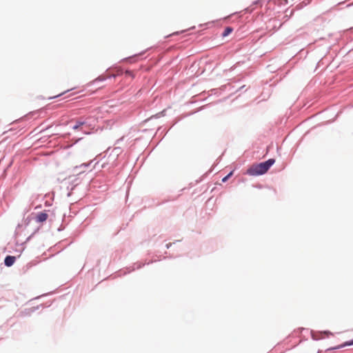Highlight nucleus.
I'll return each mask as SVG.
<instances>
[{"instance_id": "nucleus-1", "label": "nucleus", "mask_w": 353, "mask_h": 353, "mask_svg": "<svg viewBox=\"0 0 353 353\" xmlns=\"http://www.w3.org/2000/svg\"><path fill=\"white\" fill-rule=\"evenodd\" d=\"M275 160L270 159L265 162L253 165L247 171L248 174L252 176L261 175L265 174L269 168L274 163Z\"/></svg>"}, {"instance_id": "nucleus-2", "label": "nucleus", "mask_w": 353, "mask_h": 353, "mask_svg": "<svg viewBox=\"0 0 353 353\" xmlns=\"http://www.w3.org/2000/svg\"><path fill=\"white\" fill-rule=\"evenodd\" d=\"M70 122L74 123V124L72 127V130H82L83 126L86 123L85 121H82L81 119H78L76 121L72 120Z\"/></svg>"}, {"instance_id": "nucleus-3", "label": "nucleus", "mask_w": 353, "mask_h": 353, "mask_svg": "<svg viewBox=\"0 0 353 353\" xmlns=\"http://www.w3.org/2000/svg\"><path fill=\"white\" fill-rule=\"evenodd\" d=\"M15 261V257L12 256H7L5 259V265L8 267H10L14 264Z\"/></svg>"}, {"instance_id": "nucleus-4", "label": "nucleus", "mask_w": 353, "mask_h": 353, "mask_svg": "<svg viewBox=\"0 0 353 353\" xmlns=\"http://www.w3.org/2000/svg\"><path fill=\"white\" fill-rule=\"evenodd\" d=\"M48 217V215L46 213L41 212L37 214L36 220L37 222L41 223V222L46 221Z\"/></svg>"}, {"instance_id": "nucleus-5", "label": "nucleus", "mask_w": 353, "mask_h": 353, "mask_svg": "<svg viewBox=\"0 0 353 353\" xmlns=\"http://www.w3.org/2000/svg\"><path fill=\"white\" fill-rule=\"evenodd\" d=\"M233 31V29L231 27H227L223 32L222 33L223 37H227Z\"/></svg>"}, {"instance_id": "nucleus-6", "label": "nucleus", "mask_w": 353, "mask_h": 353, "mask_svg": "<svg viewBox=\"0 0 353 353\" xmlns=\"http://www.w3.org/2000/svg\"><path fill=\"white\" fill-rule=\"evenodd\" d=\"M125 76L126 77H131V78H133L134 77V74H133V72L130 70H126L125 72Z\"/></svg>"}, {"instance_id": "nucleus-7", "label": "nucleus", "mask_w": 353, "mask_h": 353, "mask_svg": "<svg viewBox=\"0 0 353 353\" xmlns=\"http://www.w3.org/2000/svg\"><path fill=\"white\" fill-rule=\"evenodd\" d=\"M353 345V339L350 341L345 342L343 345H340L339 347H345L347 345Z\"/></svg>"}, {"instance_id": "nucleus-8", "label": "nucleus", "mask_w": 353, "mask_h": 353, "mask_svg": "<svg viewBox=\"0 0 353 353\" xmlns=\"http://www.w3.org/2000/svg\"><path fill=\"white\" fill-rule=\"evenodd\" d=\"M232 172H231L230 173H229L226 176H225L224 178L222 179V182H226L227 180L232 175Z\"/></svg>"}]
</instances>
